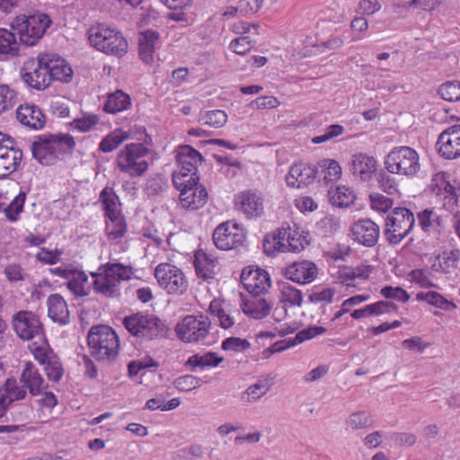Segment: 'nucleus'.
Returning <instances> with one entry per match:
<instances>
[{"mask_svg":"<svg viewBox=\"0 0 460 460\" xmlns=\"http://www.w3.org/2000/svg\"><path fill=\"white\" fill-rule=\"evenodd\" d=\"M347 423L353 429H367L371 426L370 414L365 411L354 412L349 415Z\"/></svg>","mask_w":460,"mask_h":460,"instance_id":"obj_57","label":"nucleus"},{"mask_svg":"<svg viewBox=\"0 0 460 460\" xmlns=\"http://www.w3.org/2000/svg\"><path fill=\"white\" fill-rule=\"evenodd\" d=\"M13 325L16 334L23 341H30L44 334L40 317L31 311L22 310L14 314Z\"/></svg>","mask_w":460,"mask_h":460,"instance_id":"obj_11","label":"nucleus"},{"mask_svg":"<svg viewBox=\"0 0 460 460\" xmlns=\"http://www.w3.org/2000/svg\"><path fill=\"white\" fill-rule=\"evenodd\" d=\"M437 260L439 261L438 267L442 272L451 273L458 269L460 251L458 249H453L449 252L444 251L437 256Z\"/></svg>","mask_w":460,"mask_h":460,"instance_id":"obj_39","label":"nucleus"},{"mask_svg":"<svg viewBox=\"0 0 460 460\" xmlns=\"http://www.w3.org/2000/svg\"><path fill=\"white\" fill-rule=\"evenodd\" d=\"M73 276L68 279L66 284L68 289L76 296H85L89 295L88 289H85L84 284L88 280L87 275L84 271L76 270Z\"/></svg>","mask_w":460,"mask_h":460,"instance_id":"obj_42","label":"nucleus"},{"mask_svg":"<svg viewBox=\"0 0 460 460\" xmlns=\"http://www.w3.org/2000/svg\"><path fill=\"white\" fill-rule=\"evenodd\" d=\"M416 299L418 301H425L429 305L445 311H451L456 308V305L453 301H449L436 291L419 292L416 295Z\"/></svg>","mask_w":460,"mask_h":460,"instance_id":"obj_38","label":"nucleus"},{"mask_svg":"<svg viewBox=\"0 0 460 460\" xmlns=\"http://www.w3.org/2000/svg\"><path fill=\"white\" fill-rule=\"evenodd\" d=\"M176 163L182 172L199 173L198 164L205 162L204 156L190 145L179 146L176 149Z\"/></svg>","mask_w":460,"mask_h":460,"instance_id":"obj_18","label":"nucleus"},{"mask_svg":"<svg viewBox=\"0 0 460 460\" xmlns=\"http://www.w3.org/2000/svg\"><path fill=\"white\" fill-rule=\"evenodd\" d=\"M25 199V192L21 191L7 207H3L5 217L9 221H17L19 214L23 210Z\"/></svg>","mask_w":460,"mask_h":460,"instance_id":"obj_46","label":"nucleus"},{"mask_svg":"<svg viewBox=\"0 0 460 460\" xmlns=\"http://www.w3.org/2000/svg\"><path fill=\"white\" fill-rule=\"evenodd\" d=\"M435 181L439 182L440 187H443L442 188L443 191L449 194L450 198H449L448 203L451 200L454 201V199L458 192V188H456L455 186H453L450 183L449 174L446 172H439L435 174Z\"/></svg>","mask_w":460,"mask_h":460,"instance_id":"obj_61","label":"nucleus"},{"mask_svg":"<svg viewBox=\"0 0 460 460\" xmlns=\"http://www.w3.org/2000/svg\"><path fill=\"white\" fill-rule=\"evenodd\" d=\"M438 153L445 159L460 156V125H453L440 133L436 143Z\"/></svg>","mask_w":460,"mask_h":460,"instance_id":"obj_14","label":"nucleus"},{"mask_svg":"<svg viewBox=\"0 0 460 460\" xmlns=\"http://www.w3.org/2000/svg\"><path fill=\"white\" fill-rule=\"evenodd\" d=\"M22 159V150L14 151L12 157L0 156V179H4L17 171Z\"/></svg>","mask_w":460,"mask_h":460,"instance_id":"obj_41","label":"nucleus"},{"mask_svg":"<svg viewBox=\"0 0 460 460\" xmlns=\"http://www.w3.org/2000/svg\"><path fill=\"white\" fill-rule=\"evenodd\" d=\"M350 172L362 181H369L376 171V160L367 154L358 153L352 155L349 162Z\"/></svg>","mask_w":460,"mask_h":460,"instance_id":"obj_22","label":"nucleus"},{"mask_svg":"<svg viewBox=\"0 0 460 460\" xmlns=\"http://www.w3.org/2000/svg\"><path fill=\"white\" fill-rule=\"evenodd\" d=\"M244 314L256 320L267 317L271 310V305L265 298L253 296L252 299L243 298L241 304Z\"/></svg>","mask_w":460,"mask_h":460,"instance_id":"obj_28","label":"nucleus"},{"mask_svg":"<svg viewBox=\"0 0 460 460\" xmlns=\"http://www.w3.org/2000/svg\"><path fill=\"white\" fill-rule=\"evenodd\" d=\"M20 383L29 389L32 396H36L41 393L44 379L35 365L31 361H26L20 376Z\"/></svg>","mask_w":460,"mask_h":460,"instance_id":"obj_26","label":"nucleus"},{"mask_svg":"<svg viewBox=\"0 0 460 460\" xmlns=\"http://www.w3.org/2000/svg\"><path fill=\"white\" fill-rule=\"evenodd\" d=\"M319 166L318 182L327 185L331 181H337L341 175V167L334 159H323L317 164Z\"/></svg>","mask_w":460,"mask_h":460,"instance_id":"obj_31","label":"nucleus"},{"mask_svg":"<svg viewBox=\"0 0 460 460\" xmlns=\"http://www.w3.org/2000/svg\"><path fill=\"white\" fill-rule=\"evenodd\" d=\"M199 173L182 172L178 170L172 173V181L174 188L180 191L181 196L188 194L199 182Z\"/></svg>","mask_w":460,"mask_h":460,"instance_id":"obj_32","label":"nucleus"},{"mask_svg":"<svg viewBox=\"0 0 460 460\" xmlns=\"http://www.w3.org/2000/svg\"><path fill=\"white\" fill-rule=\"evenodd\" d=\"M234 204L236 209L245 214L248 218L260 217L263 212L262 199L252 190L237 194Z\"/></svg>","mask_w":460,"mask_h":460,"instance_id":"obj_19","label":"nucleus"},{"mask_svg":"<svg viewBox=\"0 0 460 460\" xmlns=\"http://www.w3.org/2000/svg\"><path fill=\"white\" fill-rule=\"evenodd\" d=\"M160 39V33L153 30H146L139 32L138 55L139 58L146 65L154 62L155 45Z\"/></svg>","mask_w":460,"mask_h":460,"instance_id":"obj_25","label":"nucleus"},{"mask_svg":"<svg viewBox=\"0 0 460 460\" xmlns=\"http://www.w3.org/2000/svg\"><path fill=\"white\" fill-rule=\"evenodd\" d=\"M380 294L386 299H394L402 303H406L410 299L409 293L401 287L394 288L392 286H385L381 288Z\"/></svg>","mask_w":460,"mask_h":460,"instance_id":"obj_55","label":"nucleus"},{"mask_svg":"<svg viewBox=\"0 0 460 460\" xmlns=\"http://www.w3.org/2000/svg\"><path fill=\"white\" fill-rule=\"evenodd\" d=\"M111 194L115 195L113 189L106 187L102 190L99 199L102 203L105 216L111 223H115V200L110 197Z\"/></svg>","mask_w":460,"mask_h":460,"instance_id":"obj_47","label":"nucleus"},{"mask_svg":"<svg viewBox=\"0 0 460 460\" xmlns=\"http://www.w3.org/2000/svg\"><path fill=\"white\" fill-rule=\"evenodd\" d=\"M438 94L447 102L460 101V82L455 80L442 84L438 90Z\"/></svg>","mask_w":460,"mask_h":460,"instance_id":"obj_44","label":"nucleus"},{"mask_svg":"<svg viewBox=\"0 0 460 460\" xmlns=\"http://www.w3.org/2000/svg\"><path fill=\"white\" fill-rule=\"evenodd\" d=\"M240 279L243 288L253 296L266 293L271 287L270 274L258 266L243 268Z\"/></svg>","mask_w":460,"mask_h":460,"instance_id":"obj_12","label":"nucleus"},{"mask_svg":"<svg viewBox=\"0 0 460 460\" xmlns=\"http://www.w3.org/2000/svg\"><path fill=\"white\" fill-rule=\"evenodd\" d=\"M43 60L46 61L49 70V79L68 83L73 77V69L66 59L55 53H43Z\"/></svg>","mask_w":460,"mask_h":460,"instance_id":"obj_17","label":"nucleus"},{"mask_svg":"<svg viewBox=\"0 0 460 460\" xmlns=\"http://www.w3.org/2000/svg\"><path fill=\"white\" fill-rule=\"evenodd\" d=\"M369 199L371 203V208L374 210L380 212H387L394 204V200L390 198H387L380 193H372L369 195Z\"/></svg>","mask_w":460,"mask_h":460,"instance_id":"obj_58","label":"nucleus"},{"mask_svg":"<svg viewBox=\"0 0 460 460\" xmlns=\"http://www.w3.org/2000/svg\"><path fill=\"white\" fill-rule=\"evenodd\" d=\"M208 195L206 187L202 184H198L193 188V190L188 192L184 196L180 195V200L182 207L197 210L204 207L208 202Z\"/></svg>","mask_w":460,"mask_h":460,"instance_id":"obj_33","label":"nucleus"},{"mask_svg":"<svg viewBox=\"0 0 460 460\" xmlns=\"http://www.w3.org/2000/svg\"><path fill=\"white\" fill-rule=\"evenodd\" d=\"M352 239L365 247H374L379 239L380 228L369 218L355 222L350 228Z\"/></svg>","mask_w":460,"mask_h":460,"instance_id":"obj_15","label":"nucleus"},{"mask_svg":"<svg viewBox=\"0 0 460 460\" xmlns=\"http://www.w3.org/2000/svg\"><path fill=\"white\" fill-rule=\"evenodd\" d=\"M414 225V215L409 208H395L393 209V215L385 219L384 235L390 244H398L411 232Z\"/></svg>","mask_w":460,"mask_h":460,"instance_id":"obj_4","label":"nucleus"},{"mask_svg":"<svg viewBox=\"0 0 460 460\" xmlns=\"http://www.w3.org/2000/svg\"><path fill=\"white\" fill-rule=\"evenodd\" d=\"M281 295L283 300L288 303L290 305L301 306L303 303V295L301 290L288 283L283 284Z\"/></svg>","mask_w":460,"mask_h":460,"instance_id":"obj_53","label":"nucleus"},{"mask_svg":"<svg viewBox=\"0 0 460 460\" xmlns=\"http://www.w3.org/2000/svg\"><path fill=\"white\" fill-rule=\"evenodd\" d=\"M9 398L14 401L22 400L26 397L27 392L23 387L17 385V381L13 377L7 378L3 386Z\"/></svg>","mask_w":460,"mask_h":460,"instance_id":"obj_54","label":"nucleus"},{"mask_svg":"<svg viewBox=\"0 0 460 460\" xmlns=\"http://www.w3.org/2000/svg\"><path fill=\"white\" fill-rule=\"evenodd\" d=\"M18 34L14 30L0 28V54L17 56L20 50V40H17Z\"/></svg>","mask_w":460,"mask_h":460,"instance_id":"obj_36","label":"nucleus"},{"mask_svg":"<svg viewBox=\"0 0 460 460\" xmlns=\"http://www.w3.org/2000/svg\"><path fill=\"white\" fill-rule=\"evenodd\" d=\"M62 251L56 249L54 251L41 248L40 252L36 254L37 261L49 265H54L60 261Z\"/></svg>","mask_w":460,"mask_h":460,"instance_id":"obj_63","label":"nucleus"},{"mask_svg":"<svg viewBox=\"0 0 460 460\" xmlns=\"http://www.w3.org/2000/svg\"><path fill=\"white\" fill-rule=\"evenodd\" d=\"M51 23L49 15L36 12L29 15L17 16L11 23V28L18 34L20 42L30 47L39 42Z\"/></svg>","mask_w":460,"mask_h":460,"instance_id":"obj_1","label":"nucleus"},{"mask_svg":"<svg viewBox=\"0 0 460 460\" xmlns=\"http://www.w3.org/2000/svg\"><path fill=\"white\" fill-rule=\"evenodd\" d=\"M288 233L285 228H279L272 234H266L263 239L264 252L268 254L271 252V247H268V244L270 245L271 243H273L274 250L283 251L282 247H285L284 241L287 239Z\"/></svg>","mask_w":460,"mask_h":460,"instance_id":"obj_43","label":"nucleus"},{"mask_svg":"<svg viewBox=\"0 0 460 460\" xmlns=\"http://www.w3.org/2000/svg\"><path fill=\"white\" fill-rule=\"evenodd\" d=\"M210 325L211 322L208 316L189 314L176 324L174 330L181 341L197 343L208 335Z\"/></svg>","mask_w":460,"mask_h":460,"instance_id":"obj_7","label":"nucleus"},{"mask_svg":"<svg viewBox=\"0 0 460 460\" xmlns=\"http://www.w3.org/2000/svg\"><path fill=\"white\" fill-rule=\"evenodd\" d=\"M47 144L50 146V149L55 156V161L63 159L66 155L72 154L75 141L69 134H47Z\"/></svg>","mask_w":460,"mask_h":460,"instance_id":"obj_23","label":"nucleus"},{"mask_svg":"<svg viewBox=\"0 0 460 460\" xmlns=\"http://www.w3.org/2000/svg\"><path fill=\"white\" fill-rule=\"evenodd\" d=\"M49 316L55 323L66 325L69 323L67 305L59 294H52L48 297Z\"/></svg>","mask_w":460,"mask_h":460,"instance_id":"obj_27","label":"nucleus"},{"mask_svg":"<svg viewBox=\"0 0 460 460\" xmlns=\"http://www.w3.org/2000/svg\"><path fill=\"white\" fill-rule=\"evenodd\" d=\"M21 75L28 86L39 91L46 89L50 84L49 70L41 53L37 58H29L24 62Z\"/></svg>","mask_w":460,"mask_h":460,"instance_id":"obj_9","label":"nucleus"},{"mask_svg":"<svg viewBox=\"0 0 460 460\" xmlns=\"http://www.w3.org/2000/svg\"><path fill=\"white\" fill-rule=\"evenodd\" d=\"M44 370L49 380L55 383L59 382L64 374L62 364L58 359L49 360L45 365Z\"/></svg>","mask_w":460,"mask_h":460,"instance_id":"obj_60","label":"nucleus"},{"mask_svg":"<svg viewBox=\"0 0 460 460\" xmlns=\"http://www.w3.org/2000/svg\"><path fill=\"white\" fill-rule=\"evenodd\" d=\"M149 149L141 143L128 144L117 156V167L131 177L143 175L148 169L147 161L141 159Z\"/></svg>","mask_w":460,"mask_h":460,"instance_id":"obj_6","label":"nucleus"},{"mask_svg":"<svg viewBox=\"0 0 460 460\" xmlns=\"http://www.w3.org/2000/svg\"><path fill=\"white\" fill-rule=\"evenodd\" d=\"M168 187L167 180L162 174H155L147 179L146 191L149 196H155L163 192Z\"/></svg>","mask_w":460,"mask_h":460,"instance_id":"obj_51","label":"nucleus"},{"mask_svg":"<svg viewBox=\"0 0 460 460\" xmlns=\"http://www.w3.org/2000/svg\"><path fill=\"white\" fill-rule=\"evenodd\" d=\"M217 262V260L212 259L203 251L197 252L194 256L193 266L198 278L203 280L214 279L216 275L214 269Z\"/></svg>","mask_w":460,"mask_h":460,"instance_id":"obj_29","label":"nucleus"},{"mask_svg":"<svg viewBox=\"0 0 460 460\" xmlns=\"http://www.w3.org/2000/svg\"><path fill=\"white\" fill-rule=\"evenodd\" d=\"M317 274V266L314 262L305 260L294 261L283 270V275L287 279L300 285L313 282Z\"/></svg>","mask_w":460,"mask_h":460,"instance_id":"obj_16","label":"nucleus"},{"mask_svg":"<svg viewBox=\"0 0 460 460\" xmlns=\"http://www.w3.org/2000/svg\"><path fill=\"white\" fill-rule=\"evenodd\" d=\"M94 279L92 286L93 289L100 294L111 296L113 293V285L111 277L115 275V263L108 262L99 268L98 272L91 273Z\"/></svg>","mask_w":460,"mask_h":460,"instance_id":"obj_24","label":"nucleus"},{"mask_svg":"<svg viewBox=\"0 0 460 460\" xmlns=\"http://www.w3.org/2000/svg\"><path fill=\"white\" fill-rule=\"evenodd\" d=\"M319 166L314 164L298 162L292 164L286 175L288 187L300 189L312 184L318 178Z\"/></svg>","mask_w":460,"mask_h":460,"instance_id":"obj_13","label":"nucleus"},{"mask_svg":"<svg viewBox=\"0 0 460 460\" xmlns=\"http://www.w3.org/2000/svg\"><path fill=\"white\" fill-rule=\"evenodd\" d=\"M369 295H356L346 300H344L341 304V308L338 312L335 313L332 321H336L340 319L343 314L349 312L348 306L358 305L363 302L369 300Z\"/></svg>","mask_w":460,"mask_h":460,"instance_id":"obj_59","label":"nucleus"},{"mask_svg":"<svg viewBox=\"0 0 460 460\" xmlns=\"http://www.w3.org/2000/svg\"><path fill=\"white\" fill-rule=\"evenodd\" d=\"M376 180L379 188L388 195H394L399 193L396 181L394 177L387 174L385 171H380L376 173Z\"/></svg>","mask_w":460,"mask_h":460,"instance_id":"obj_52","label":"nucleus"},{"mask_svg":"<svg viewBox=\"0 0 460 460\" xmlns=\"http://www.w3.org/2000/svg\"><path fill=\"white\" fill-rule=\"evenodd\" d=\"M17 93L6 84L0 85V113L13 107Z\"/></svg>","mask_w":460,"mask_h":460,"instance_id":"obj_50","label":"nucleus"},{"mask_svg":"<svg viewBox=\"0 0 460 460\" xmlns=\"http://www.w3.org/2000/svg\"><path fill=\"white\" fill-rule=\"evenodd\" d=\"M227 121V114L222 110L208 111L199 119V122L204 125L219 128Z\"/></svg>","mask_w":460,"mask_h":460,"instance_id":"obj_45","label":"nucleus"},{"mask_svg":"<svg viewBox=\"0 0 460 460\" xmlns=\"http://www.w3.org/2000/svg\"><path fill=\"white\" fill-rule=\"evenodd\" d=\"M335 295L334 288H323L321 291L314 290L308 296V300L311 303L326 302L332 303Z\"/></svg>","mask_w":460,"mask_h":460,"instance_id":"obj_64","label":"nucleus"},{"mask_svg":"<svg viewBox=\"0 0 460 460\" xmlns=\"http://www.w3.org/2000/svg\"><path fill=\"white\" fill-rule=\"evenodd\" d=\"M224 361V358L213 351H208L203 355L199 353L190 356L184 363V367H190L193 371L196 367H216Z\"/></svg>","mask_w":460,"mask_h":460,"instance_id":"obj_34","label":"nucleus"},{"mask_svg":"<svg viewBox=\"0 0 460 460\" xmlns=\"http://www.w3.org/2000/svg\"><path fill=\"white\" fill-rule=\"evenodd\" d=\"M114 31L100 25L96 29H91L89 40L94 48L106 54L113 55L115 52Z\"/></svg>","mask_w":460,"mask_h":460,"instance_id":"obj_21","label":"nucleus"},{"mask_svg":"<svg viewBox=\"0 0 460 460\" xmlns=\"http://www.w3.org/2000/svg\"><path fill=\"white\" fill-rule=\"evenodd\" d=\"M398 306L394 302L380 300L363 308L353 310L350 315L354 319H360L368 315H380L392 311L396 312Z\"/></svg>","mask_w":460,"mask_h":460,"instance_id":"obj_30","label":"nucleus"},{"mask_svg":"<svg viewBox=\"0 0 460 460\" xmlns=\"http://www.w3.org/2000/svg\"><path fill=\"white\" fill-rule=\"evenodd\" d=\"M251 347V343L246 339L239 337L226 338L221 344L223 350H233L235 352H243Z\"/></svg>","mask_w":460,"mask_h":460,"instance_id":"obj_56","label":"nucleus"},{"mask_svg":"<svg viewBox=\"0 0 460 460\" xmlns=\"http://www.w3.org/2000/svg\"><path fill=\"white\" fill-rule=\"evenodd\" d=\"M91 353L98 360L115 358V331L108 325L91 327L87 335Z\"/></svg>","mask_w":460,"mask_h":460,"instance_id":"obj_5","label":"nucleus"},{"mask_svg":"<svg viewBox=\"0 0 460 460\" xmlns=\"http://www.w3.org/2000/svg\"><path fill=\"white\" fill-rule=\"evenodd\" d=\"M328 196L330 202L338 208H349L356 199L354 190L344 185L337 186L335 190H329Z\"/></svg>","mask_w":460,"mask_h":460,"instance_id":"obj_37","label":"nucleus"},{"mask_svg":"<svg viewBox=\"0 0 460 460\" xmlns=\"http://www.w3.org/2000/svg\"><path fill=\"white\" fill-rule=\"evenodd\" d=\"M253 47V42L249 36H242L233 40L230 49L238 55H245Z\"/></svg>","mask_w":460,"mask_h":460,"instance_id":"obj_62","label":"nucleus"},{"mask_svg":"<svg viewBox=\"0 0 460 460\" xmlns=\"http://www.w3.org/2000/svg\"><path fill=\"white\" fill-rule=\"evenodd\" d=\"M31 149L33 158L40 164L51 165L56 163L50 146L47 144L45 135L39 136L38 140L31 144Z\"/></svg>","mask_w":460,"mask_h":460,"instance_id":"obj_35","label":"nucleus"},{"mask_svg":"<svg viewBox=\"0 0 460 460\" xmlns=\"http://www.w3.org/2000/svg\"><path fill=\"white\" fill-rule=\"evenodd\" d=\"M212 238L217 248L229 251L241 246L246 235L243 228H240L238 224L226 221L215 228Z\"/></svg>","mask_w":460,"mask_h":460,"instance_id":"obj_10","label":"nucleus"},{"mask_svg":"<svg viewBox=\"0 0 460 460\" xmlns=\"http://www.w3.org/2000/svg\"><path fill=\"white\" fill-rule=\"evenodd\" d=\"M385 166L390 173L412 177L420 168L419 155L410 146L394 147L385 158Z\"/></svg>","mask_w":460,"mask_h":460,"instance_id":"obj_3","label":"nucleus"},{"mask_svg":"<svg viewBox=\"0 0 460 460\" xmlns=\"http://www.w3.org/2000/svg\"><path fill=\"white\" fill-rule=\"evenodd\" d=\"M208 311L211 314L217 316L220 322L219 325L223 329H228L234 324V319L226 314L224 309L221 307V305L216 299L212 300Z\"/></svg>","mask_w":460,"mask_h":460,"instance_id":"obj_49","label":"nucleus"},{"mask_svg":"<svg viewBox=\"0 0 460 460\" xmlns=\"http://www.w3.org/2000/svg\"><path fill=\"white\" fill-rule=\"evenodd\" d=\"M158 285L169 295H183L188 289L187 279L181 269L170 263H160L155 269Z\"/></svg>","mask_w":460,"mask_h":460,"instance_id":"obj_8","label":"nucleus"},{"mask_svg":"<svg viewBox=\"0 0 460 460\" xmlns=\"http://www.w3.org/2000/svg\"><path fill=\"white\" fill-rule=\"evenodd\" d=\"M202 380L192 375H184L174 379V387L181 392H190L202 385Z\"/></svg>","mask_w":460,"mask_h":460,"instance_id":"obj_48","label":"nucleus"},{"mask_svg":"<svg viewBox=\"0 0 460 460\" xmlns=\"http://www.w3.org/2000/svg\"><path fill=\"white\" fill-rule=\"evenodd\" d=\"M272 377L264 380H259L254 385H250L245 392L242 394V401L251 402L255 401L268 393L272 385Z\"/></svg>","mask_w":460,"mask_h":460,"instance_id":"obj_40","label":"nucleus"},{"mask_svg":"<svg viewBox=\"0 0 460 460\" xmlns=\"http://www.w3.org/2000/svg\"><path fill=\"white\" fill-rule=\"evenodd\" d=\"M123 324L132 335L149 341L165 337L169 330L165 323L156 315H144L140 313L126 316Z\"/></svg>","mask_w":460,"mask_h":460,"instance_id":"obj_2","label":"nucleus"},{"mask_svg":"<svg viewBox=\"0 0 460 460\" xmlns=\"http://www.w3.org/2000/svg\"><path fill=\"white\" fill-rule=\"evenodd\" d=\"M16 118L22 125L32 129H40L46 124L45 115L35 104H21L16 111Z\"/></svg>","mask_w":460,"mask_h":460,"instance_id":"obj_20","label":"nucleus"}]
</instances>
